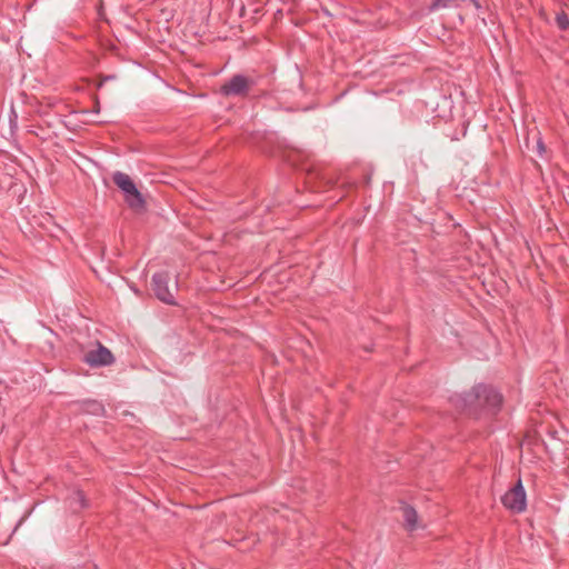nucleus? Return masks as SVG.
Returning a JSON list of instances; mask_svg holds the SVG:
<instances>
[{
  "label": "nucleus",
  "instance_id": "1",
  "mask_svg": "<svg viewBox=\"0 0 569 569\" xmlns=\"http://www.w3.org/2000/svg\"><path fill=\"white\" fill-rule=\"evenodd\" d=\"M451 400L457 408L477 419L482 411L497 415L501 409L503 397L492 386L478 383L470 391L453 396Z\"/></svg>",
  "mask_w": 569,
  "mask_h": 569
},
{
  "label": "nucleus",
  "instance_id": "2",
  "mask_svg": "<svg viewBox=\"0 0 569 569\" xmlns=\"http://www.w3.org/2000/svg\"><path fill=\"white\" fill-rule=\"evenodd\" d=\"M171 281L170 273L168 271L156 272L151 278V289L157 299L169 306H177L174 292L178 290V281L176 280L172 284V289L169 287Z\"/></svg>",
  "mask_w": 569,
  "mask_h": 569
},
{
  "label": "nucleus",
  "instance_id": "3",
  "mask_svg": "<svg viewBox=\"0 0 569 569\" xmlns=\"http://www.w3.org/2000/svg\"><path fill=\"white\" fill-rule=\"evenodd\" d=\"M256 84L257 81L253 78L243 74H234L221 86L220 92L224 97L244 98Z\"/></svg>",
  "mask_w": 569,
  "mask_h": 569
},
{
  "label": "nucleus",
  "instance_id": "4",
  "mask_svg": "<svg viewBox=\"0 0 569 569\" xmlns=\"http://www.w3.org/2000/svg\"><path fill=\"white\" fill-rule=\"evenodd\" d=\"M501 502L512 512L520 513L525 511L527 506L526 491L520 479L501 497Z\"/></svg>",
  "mask_w": 569,
  "mask_h": 569
},
{
  "label": "nucleus",
  "instance_id": "5",
  "mask_svg": "<svg viewBox=\"0 0 569 569\" xmlns=\"http://www.w3.org/2000/svg\"><path fill=\"white\" fill-rule=\"evenodd\" d=\"M83 362L92 368L104 367L112 365L114 362V357L107 347L98 342V348L96 350H90L84 355Z\"/></svg>",
  "mask_w": 569,
  "mask_h": 569
},
{
  "label": "nucleus",
  "instance_id": "6",
  "mask_svg": "<svg viewBox=\"0 0 569 569\" xmlns=\"http://www.w3.org/2000/svg\"><path fill=\"white\" fill-rule=\"evenodd\" d=\"M70 510L74 513L89 507V500L81 489H73L66 499Z\"/></svg>",
  "mask_w": 569,
  "mask_h": 569
},
{
  "label": "nucleus",
  "instance_id": "7",
  "mask_svg": "<svg viewBox=\"0 0 569 569\" xmlns=\"http://www.w3.org/2000/svg\"><path fill=\"white\" fill-rule=\"evenodd\" d=\"M124 201L128 204V207L136 213H142L147 209L146 200L137 187H134L128 193H124Z\"/></svg>",
  "mask_w": 569,
  "mask_h": 569
},
{
  "label": "nucleus",
  "instance_id": "8",
  "mask_svg": "<svg viewBox=\"0 0 569 569\" xmlns=\"http://www.w3.org/2000/svg\"><path fill=\"white\" fill-rule=\"evenodd\" d=\"M467 3H472L476 7H479L478 0H432L428 6V11L433 12L440 9L459 8Z\"/></svg>",
  "mask_w": 569,
  "mask_h": 569
},
{
  "label": "nucleus",
  "instance_id": "9",
  "mask_svg": "<svg viewBox=\"0 0 569 569\" xmlns=\"http://www.w3.org/2000/svg\"><path fill=\"white\" fill-rule=\"evenodd\" d=\"M400 509L402 511L406 529L409 531L416 530L418 528V513L416 509L406 502H401Z\"/></svg>",
  "mask_w": 569,
  "mask_h": 569
},
{
  "label": "nucleus",
  "instance_id": "10",
  "mask_svg": "<svg viewBox=\"0 0 569 569\" xmlns=\"http://www.w3.org/2000/svg\"><path fill=\"white\" fill-rule=\"evenodd\" d=\"M112 181L123 192V194L137 187L133 180L127 173L121 171H116L112 174Z\"/></svg>",
  "mask_w": 569,
  "mask_h": 569
},
{
  "label": "nucleus",
  "instance_id": "11",
  "mask_svg": "<svg viewBox=\"0 0 569 569\" xmlns=\"http://www.w3.org/2000/svg\"><path fill=\"white\" fill-rule=\"evenodd\" d=\"M80 409L82 412L94 415V416H104L106 409L104 406L93 399L83 400L80 403Z\"/></svg>",
  "mask_w": 569,
  "mask_h": 569
},
{
  "label": "nucleus",
  "instance_id": "12",
  "mask_svg": "<svg viewBox=\"0 0 569 569\" xmlns=\"http://www.w3.org/2000/svg\"><path fill=\"white\" fill-rule=\"evenodd\" d=\"M556 23L558 28L562 31H566L569 29V17L566 13V11L561 10L556 16Z\"/></svg>",
  "mask_w": 569,
  "mask_h": 569
},
{
  "label": "nucleus",
  "instance_id": "13",
  "mask_svg": "<svg viewBox=\"0 0 569 569\" xmlns=\"http://www.w3.org/2000/svg\"><path fill=\"white\" fill-rule=\"evenodd\" d=\"M537 150L540 156H542L546 152V146L541 138H539L537 141Z\"/></svg>",
  "mask_w": 569,
  "mask_h": 569
},
{
  "label": "nucleus",
  "instance_id": "14",
  "mask_svg": "<svg viewBox=\"0 0 569 569\" xmlns=\"http://www.w3.org/2000/svg\"><path fill=\"white\" fill-rule=\"evenodd\" d=\"M116 77L114 76H106V77H101L99 82L97 83V88L100 89L102 88L103 83L107 81V80H111V79H114Z\"/></svg>",
  "mask_w": 569,
  "mask_h": 569
},
{
  "label": "nucleus",
  "instance_id": "15",
  "mask_svg": "<svg viewBox=\"0 0 569 569\" xmlns=\"http://www.w3.org/2000/svg\"><path fill=\"white\" fill-rule=\"evenodd\" d=\"M29 516V512H27L17 523L14 531L18 529V527L26 520V518Z\"/></svg>",
  "mask_w": 569,
  "mask_h": 569
}]
</instances>
